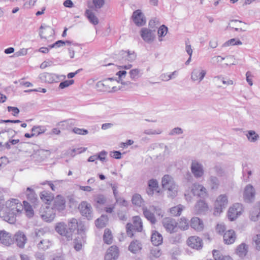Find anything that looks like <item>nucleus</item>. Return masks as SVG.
<instances>
[{
	"label": "nucleus",
	"mask_w": 260,
	"mask_h": 260,
	"mask_svg": "<svg viewBox=\"0 0 260 260\" xmlns=\"http://www.w3.org/2000/svg\"><path fill=\"white\" fill-rule=\"evenodd\" d=\"M255 197V190L254 187L249 184L245 186L243 192L244 201L247 203H251L254 202Z\"/></svg>",
	"instance_id": "nucleus-6"
},
{
	"label": "nucleus",
	"mask_w": 260,
	"mask_h": 260,
	"mask_svg": "<svg viewBox=\"0 0 260 260\" xmlns=\"http://www.w3.org/2000/svg\"><path fill=\"white\" fill-rule=\"evenodd\" d=\"M213 255L215 260H232L231 258L228 256H223L217 250L213 251Z\"/></svg>",
	"instance_id": "nucleus-48"
},
{
	"label": "nucleus",
	"mask_w": 260,
	"mask_h": 260,
	"mask_svg": "<svg viewBox=\"0 0 260 260\" xmlns=\"http://www.w3.org/2000/svg\"><path fill=\"white\" fill-rule=\"evenodd\" d=\"M126 234L132 237L134 232H141L143 230V223L141 217L136 216L133 217V223H128L126 226Z\"/></svg>",
	"instance_id": "nucleus-3"
},
{
	"label": "nucleus",
	"mask_w": 260,
	"mask_h": 260,
	"mask_svg": "<svg viewBox=\"0 0 260 260\" xmlns=\"http://www.w3.org/2000/svg\"><path fill=\"white\" fill-rule=\"evenodd\" d=\"M113 80L114 79L113 78L104 79L103 81L98 82L96 83V87L100 88V90L110 92L111 89L114 88V86H113Z\"/></svg>",
	"instance_id": "nucleus-13"
},
{
	"label": "nucleus",
	"mask_w": 260,
	"mask_h": 260,
	"mask_svg": "<svg viewBox=\"0 0 260 260\" xmlns=\"http://www.w3.org/2000/svg\"><path fill=\"white\" fill-rule=\"evenodd\" d=\"M207 181L212 189H216L219 186V181L218 178L215 176H210Z\"/></svg>",
	"instance_id": "nucleus-37"
},
{
	"label": "nucleus",
	"mask_w": 260,
	"mask_h": 260,
	"mask_svg": "<svg viewBox=\"0 0 260 260\" xmlns=\"http://www.w3.org/2000/svg\"><path fill=\"white\" fill-rule=\"evenodd\" d=\"M60 77L64 79L66 76L47 72L43 73L39 75V79L42 82L50 84L58 82L60 80Z\"/></svg>",
	"instance_id": "nucleus-5"
},
{
	"label": "nucleus",
	"mask_w": 260,
	"mask_h": 260,
	"mask_svg": "<svg viewBox=\"0 0 260 260\" xmlns=\"http://www.w3.org/2000/svg\"><path fill=\"white\" fill-rule=\"evenodd\" d=\"M242 211V205L239 203L235 204L229 209L228 217L230 220H234L241 214Z\"/></svg>",
	"instance_id": "nucleus-11"
},
{
	"label": "nucleus",
	"mask_w": 260,
	"mask_h": 260,
	"mask_svg": "<svg viewBox=\"0 0 260 260\" xmlns=\"http://www.w3.org/2000/svg\"><path fill=\"white\" fill-rule=\"evenodd\" d=\"M67 225L64 222H59L55 226L56 231L60 235L65 237L67 240L72 239L71 232L67 229Z\"/></svg>",
	"instance_id": "nucleus-14"
},
{
	"label": "nucleus",
	"mask_w": 260,
	"mask_h": 260,
	"mask_svg": "<svg viewBox=\"0 0 260 260\" xmlns=\"http://www.w3.org/2000/svg\"><path fill=\"white\" fill-rule=\"evenodd\" d=\"M40 29L39 35L42 39H47L54 34V29L49 26L41 25Z\"/></svg>",
	"instance_id": "nucleus-21"
},
{
	"label": "nucleus",
	"mask_w": 260,
	"mask_h": 260,
	"mask_svg": "<svg viewBox=\"0 0 260 260\" xmlns=\"http://www.w3.org/2000/svg\"><path fill=\"white\" fill-rule=\"evenodd\" d=\"M107 221V217L105 215H102L95 220V224L98 228L102 229L106 226Z\"/></svg>",
	"instance_id": "nucleus-43"
},
{
	"label": "nucleus",
	"mask_w": 260,
	"mask_h": 260,
	"mask_svg": "<svg viewBox=\"0 0 260 260\" xmlns=\"http://www.w3.org/2000/svg\"><path fill=\"white\" fill-rule=\"evenodd\" d=\"M151 239L152 244L155 246H157L162 243L161 235L156 231L152 233Z\"/></svg>",
	"instance_id": "nucleus-33"
},
{
	"label": "nucleus",
	"mask_w": 260,
	"mask_h": 260,
	"mask_svg": "<svg viewBox=\"0 0 260 260\" xmlns=\"http://www.w3.org/2000/svg\"><path fill=\"white\" fill-rule=\"evenodd\" d=\"M176 184L173 178L169 175H165L162 178L161 185L164 189H166L169 187Z\"/></svg>",
	"instance_id": "nucleus-29"
},
{
	"label": "nucleus",
	"mask_w": 260,
	"mask_h": 260,
	"mask_svg": "<svg viewBox=\"0 0 260 260\" xmlns=\"http://www.w3.org/2000/svg\"><path fill=\"white\" fill-rule=\"evenodd\" d=\"M26 194L27 199L32 202H34L36 200V194L34 191L30 187H27L26 189Z\"/></svg>",
	"instance_id": "nucleus-54"
},
{
	"label": "nucleus",
	"mask_w": 260,
	"mask_h": 260,
	"mask_svg": "<svg viewBox=\"0 0 260 260\" xmlns=\"http://www.w3.org/2000/svg\"><path fill=\"white\" fill-rule=\"evenodd\" d=\"M188 245L192 248L200 249L203 247V241L201 238L197 236L190 237L187 241Z\"/></svg>",
	"instance_id": "nucleus-18"
},
{
	"label": "nucleus",
	"mask_w": 260,
	"mask_h": 260,
	"mask_svg": "<svg viewBox=\"0 0 260 260\" xmlns=\"http://www.w3.org/2000/svg\"><path fill=\"white\" fill-rule=\"evenodd\" d=\"M132 67V65L128 64L125 66H119L117 67L119 71L116 73L117 76L115 78V80L118 83H121V86H116L115 85V91L117 90H123V86L127 85L129 83L128 82H125L123 81L124 79L125 78L126 75V71L125 70H129Z\"/></svg>",
	"instance_id": "nucleus-2"
},
{
	"label": "nucleus",
	"mask_w": 260,
	"mask_h": 260,
	"mask_svg": "<svg viewBox=\"0 0 260 260\" xmlns=\"http://www.w3.org/2000/svg\"><path fill=\"white\" fill-rule=\"evenodd\" d=\"M236 238V234L233 230L226 231L223 235V240L225 244H231L233 243Z\"/></svg>",
	"instance_id": "nucleus-26"
},
{
	"label": "nucleus",
	"mask_w": 260,
	"mask_h": 260,
	"mask_svg": "<svg viewBox=\"0 0 260 260\" xmlns=\"http://www.w3.org/2000/svg\"><path fill=\"white\" fill-rule=\"evenodd\" d=\"M132 203L138 207H143L144 201L142 199L141 196L138 193L134 194L132 198Z\"/></svg>",
	"instance_id": "nucleus-36"
},
{
	"label": "nucleus",
	"mask_w": 260,
	"mask_h": 260,
	"mask_svg": "<svg viewBox=\"0 0 260 260\" xmlns=\"http://www.w3.org/2000/svg\"><path fill=\"white\" fill-rule=\"evenodd\" d=\"M190 191L193 196L205 198L207 196V189L202 185L194 183L190 188Z\"/></svg>",
	"instance_id": "nucleus-12"
},
{
	"label": "nucleus",
	"mask_w": 260,
	"mask_h": 260,
	"mask_svg": "<svg viewBox=\"0 0 260 260\" xmlns=\"http://www.w3.org/2000/svg\"><path fill=\"white\" fill-rule=\"evenodd\" d=\"M140 73V70L137 69H133L130 71L129 75L130 77L132 79H135L139 77V74Z\"/></svg>",
	"instance_id": "nucleus-63"
},
{
	"label": "nucleus",
	"mask_w": 260,
	"mask_h": 260,
	"mask_svg": "<svg viewBox=\"0 0 260 260\" xmlns=\"http://www.w3.org/2000/svg\"><path fill=\"white\" fill-rule=\"evenodd\" d=\"M65 200L63 197L58 195L54 199L53 208L58 211H62L65 208Z\"/></svg>",
	"instance_id": "nucleus-24"
},
{
	"label": "nucleus",
	"mask_w": 260,
	"mask_h": 260,
	"mask_svg": "<svg viewBox=\"0 0 260 260\" xmlns=\"http://www.w3.org/2000/svg\"><path fill=\"white\" fill-rule=\"evenodd\" d=\"M121 206L122 209H126L127 206V202L123 198H116V202L115 203V206Z\"/></svg>",
	"instance_id": "nucleus-55"
},
{
	"label": "nucleus",
	"mask_w": 260,
	"mask_h": 260,
	"mask_svg": "<svg viewBox=\"0 0 260 260\" xmlns=\"http://www.w3.org/2000/svg\"><path fill=\"white\" fill-rule=\"evenodd\" d=\"M126 209H122L117 212V216L121 220H126Z\"/></svg>",
	"instance_id": "nucleus-60"
},
{
	"label": "nucleus",
	"mask_w": 260,
	"mask_h": 260,
	"mask_svg": "<svg viewBox=\"0 0 260 260\" xmlns=\"http://www.w3.org/2000/svg\"><path fill=\"white\" fill-rule=\"evenodd\" d=\"M51 244L48 239H42L37 243V246L40 249L45 250L49 248Z\"/></svg>",
	"instance_id": "nucleus-41"
},
{
	"label": "nucleus",
	"mask_w": 260,
	"mask_h": 260,
	"mask_svg": "<svg viewBox=\"0 0 260 260\" xmlns=\"http://www.w3.org/2000/svg\"><path fill=\"white\" fill-rule=\"evenodd\" d=\"M161 255V252L160 248L158 247L152 248L150 250L149 257L151 259L153 258H158Z\"/></svg>",
	"instance_id": "nucleus-50"
},
{
	"label": "nucleus",
	"mask_w": 260,
	"mask_h": 260,
	"mask_svg": "<svg viewBox=\"0 0 260 260\" xmlns=\"http://www.w3.org/2000/svg\"><path fill=\"white\" fill-rule=\"evenodd\" d=\"M45 234V232L43 229H36L35 231V235L34 237L35 242L37 243L42 239Z\"/></svg>",
	"instance_id": "nucleus-51"
},
{
	"label": "nucleus",
	"mask_w": 260,
	"mask_h": 260,
	"mask_svg": "<svg viewBox=\"0 0 260 260\" xmlns=\"http://www.w3.org/2000/svg\"><path fill=\"white\" fill-rule=\"evenodd\" d=\"M136 53L134 51L121 50L117 55V59L119 61H128L132 62L136 58Z\"/></svg>",
	"instance_id": "nucleus-9"
},
{
	"label": "nucleus",
	"mask_w": 260,
	"mask_h": 260,
	"mask_svg": "<svg viewBox=\"0 0 260 260\" xmlns=\"http://www.w3.org/2000/svg\"><path fill=\"white\" fill-rule=\"evenodd\" d=\"M128 250L133 253H137L142 249V244L138 240H134L131 242L128 246Z\"/></svg>",
	"instance_id": "nucleus-32"
},
{
	"label": "nucleus",
	"mask_w": 260,
	"mask_h": 260,
	"mask_svg": "<svg viewBox=\"0 0 260 260\" xmlns=\"http://www.w3.org/2000/svg\"><path fill=\"white\" fill-rule=\"evenodd\" d=\"M228 198L226 194H220L216 199L214 203V215L218 216L226 207Z\"/></svg>",
	"instance_id": "nucleus-4"
},
{
	"label": "nucleus",
	"mask_w": 260,
	"mask_h": 260,
	"mask_svg": "<svg viewBox=\"0 0 260 260\" xmlns=\"http://www.w3.org/2000/svg\"><path fill=\"white\" fill-rule=\"evenodd\" d=\"M15 240L17 245L20 248H23L27 241V238L24 234L22 232H18L15 235Z\"/></svg>",
	"instance_id": "nucleus-25"
},
{
	"label": "nucleus",
	"mask_w": 260,
	"mask_h": 260,
	"mask_svg": "<svg viewBox=\"0 0 260 260\" xmlns=\"http://www.w3.org/2000/svg\"><path fill=\"white\" fill-rule=\"evenodd\" d=\"M85 15L90 23L93 25H96L98 24V18L91 10H87L85 12Z\"/></svg>",
	"instance_id": "nucleus-40"
},
{
	"label": "nucleus",
	"mask_w": 260,
	"mask_h": 260,
	"mask_svg": "<svg viewBox=\"0 0 260 260\" xmlns=\"http://www.w3.org/2000/svg\"><path fill=\"white\" fill-rule=\"evenodd\" d=\"M79 209L83 216L88 219L92 218V208L90 204L86 202H82L79 206Z\"/></svg>",
	"instance_id": "nucleus-16"
},
{
	"label": "nucleus",
	"mask_w": 260,
	"mask_h": 260,
	"mask_svg": "<svg viewBox=\"0 0 260 260\" xmlns=\"http://www.w3.org/2000/svg\"><path fill=\"white\" fill-rule=\"evenodd\" d=\"M242 42L239 40H237L236 39H232L228 41H227L225 45L227 46L229 45H242Z\"/></svg>",
	"instance_id": "nucleus-59"
},
{
	"label": "nucleus",
	"mask_w": 260,
	"mask_h": 260,
	"mask_svg": "<svg viewBox=\"0 0 260 260\" xmlns=\"http://www.w3.org/2000/svg\"><path fill=\"white\" fill-rule=\"evenodd\" d=\"M23 206L26 215L29 217H32L34 215V210L29 204L26 201H23Z\"/></svg>",
	"instance_id": "nucleus-47"
},
{
	"label": "nucleus",
	"mask_w": 260,
	"mask_h": 260,
	"mask_svg": "<svg viewBox=\"0 0 260 260\" xmlns=\"http://www.w3.org/2000/svg\"><path fill=\"white\" fill-rule=\"evenodd\" d=\"M206 74V71L202 68L199 67L193 70L191 74V79L193 81L200 82L203 80Z\"/></svg>",
	"instance_id": "nucleus-15"
},
{
	"label": "nucleus",
	"mask_w": 260,
	"mask_h": 260,
	"mask_svg": "<svg viewBox=\"0 0 260 260\" xmlns=\"http://www.w3.org/2000/svg\"><path fill=\"white\" fill-rule=\"evenodd\" d=\"M190 226L192 228L198 231H201L204 229L203 221L197 217L191 218L190 220Z\"/></svg>",
	"instance_id": "nucleus-27"
},
{
	"label": "nucleus",
	"mask_w": 260,
	"mask_h": 260,
	"mask_svg": "<svg viewBox=\"0 0 260 260\" xmlns=\"http://www.w3.org/2000/svg\"><path fill=\"white\" fill-rule=\"evenodd\" d=\"M132 17L134 22L137 25L142 26L146 23L145 18L140 10L135 11L133 13Z\"/></svg>",
	"instance_id": "nucleus-19"
},
{
	"label": "nucleus",
	"mask_w": 260,
	"mask_h": 260,
	"mask_svg": "<svg viewBox=\"0 0 260 260\" xmlns=\"http://www.w3.org/2000/svg\"><path fill=\"white\" fill-rule=\"evenodd\" d=\"M74 82V81L73 80H66L63 82H61L59 85V87L60 89H63L64 88H66L70 85H72Z\"/></svg>",
	"instance_id": "nucleus-61"
},
{
	"label": "nucleus",
	"mask_w": 260,
	"mask_h": 260,
	"mask_svg": "<svg viewBox=\"0 0 260 260\" xmlns=\"http://www.w3.org/2000/svg\"><path fill=\"white\" fill-rule=\"evenodd\" d=\"M157 148L163 150L162 154L163 156H168L171 152L170 148L163 143L159 144L157 146Z\"/></svg>",
	"instance_id": "nucleus-52"
},
{
	"label": "nucleus",
	"mask_w": 260,
	"mask_h": 260,
	"mask_svg": "<svg viewBox=\"0 0 260 260\" xmlns=\"http://www.w3.org/2000/svg\"><path fill=\"white\" fill-rule=\"evenodd\" d=\"M190 170L193 176L197 179L202 178L204 175L203 165L197 160H193L190 166Z\"/></svg>",
	"instance_id": "nucleus-7"
},
{
	"label": "nucleus",
	"mask_w": 260,
	"mask_h": 260,
	"mask_svg": "<svg viewBox=\"0 0 260 260\" xmlns=\"http://www.w3.org/2000/svg\"><path fill=\"white\" fill-rule=\"evenodd\" d=\"M208 209V206L207 204L203 200L199 201L194 206V210L197 214L204 212L207 211Z\"/></svg>",
	"instance_id": "nucleus-31"
},
{
	"label": "nucleus",
	"mask_w": 260,
	"mask_h": 260,
	"mask_svg": "<svg viewBox=\"0 0 260 260\" xmlns=\"http://www.w3.org/2000/svg\"><path fill=\"white\" fill-rule=\"evenodd\" d=\"M257 250L260 251V234H257L253 238Z\"/></svg>",
	"instance_id": "nucleus-64"
},
{
	"label": "nucleus",
	"mask_w": 260,
	"mask_h": 260,
	"mask_svg": "<svg viewBox=\"0 0 260 260\" xmlns=\"http://www.w3.org/2000/svg\"><path fill=\"white\" fill-rule=\"evenodd\" d=\"M148 187L150 188H153L156 190L158 188V184L156 180L152 179L149 180L148 182Z\"/></svg>",
	"instance_id": "nucleus-58"
},
{
	"label": "nucleus",
	"mask_w": 260,
	"mask_h": 260,
	"mask_svg": "<svg viewBox=\"0 0 260 260\" xmlns=\"http://www.w3.org/2000/svg\"><path fill=\"white\" fill-rule=\"evenodd\" d=\"M40 198L46 204H49L53 199V196L46 191H43L40 193Z\"/></svg>",
	"instance_id": "nucleus-39"
},
{
	"label": "nucleus",
	"mask_w": 260,
	"mask_h": 260,
	"mask_svg": "<svg viewBox=\"0 0 260 260\" xmlns=\"http://www.w3.org/2000/svg\"><path fill=\"white\" fill-rule=\"evenodd\" d=\"M69 231L71 232L73 235V232L79 227L78 221L75 218H72L68 222Z\"/></svg>",
	"instance_id": "nucleus-46"
},
{
	"label": "nucleus",
	"mask_w": 260,
	"mask_h": 260,
	"mask_svg": "<svg viewBox=\"0 0 260 260\" xmlns=\"http://www.w3.org/2000/svg\"><path fill=\"white\" fill-rule=\"evenodd\" d=\"M166 190H167V196L168 197L173 199L176 197L178 193V187L176 184H175L170 187L168 188Z\"/></svg>",
	"instance_id": "nucleus-42"
},
{
	"label": "nucleus",
	"mask_w": 260,
	"mask_h": 260,
	"mask_svg": "<svg viewBox=\"0 0 260 260\" xmlns=\"http://www.w3.org/2000/svg\"><path fill=\"white\" fill-rule=\"evenodd\" d=\"M248 246L245 243L239 245L236 249V253L240 257L245 256L248 252Z\"/></svg>",
	"instance_id": "nucleus-30"
},
{
	"label": "nucleus",
	"mask_w": 260,
	"mask_h": 260,
	"mask_svg": "<svg viewBox=\"0 0 260 260\" xmlns=\"http://www.w3.org/2000/svg\"><path fill=\"white\" fill-rule=\"evenodd\" d=\"M213 170L217 176L219 177L226 176L227 173L222 164L219 163L216 164L213 167Z\"/></svg>",
	"instance_id": "nucleus-34"
},
{
	"label": "nucleus",
	"mask_w": 260,
	"mask_h": 260,
	"mask_svg": "<svg viewBox=\"0 0 260 260\" xmlns=\"http://www.w3.org/2000/svg\"><path fill=\"white\" fill-rule=\"evenodd\" d=\"M66 44H70L71 43H70V42L68 41H63L62 40H59V41L56 42L53 44L49 45L48 47L50 48H52L54 47H59L61 46H63V45H65Z\"/></svg>",
	"instance_id": "nucleus-56"
},
{
	"label": "nucleus",
	"mask_w": 260,
	"mask_h": 260,
	"mask_svg": "<svg viewBox=\"0 0 260 260\" xmlns=\"http://www.w3.org/2000/svg\"><path fill=\"white\" fill-rule=\"evenodd\" d=\"M168 31V28L164 25H161L157 31L158 35L159 37H164L166 36Z\"/></svg>",
	"instance_id": "nucleus-57"
},
{
	"label": "nucleus",
	"mask_w": 260,
	"mask_h": 260,
	"mask_svg": "<svg viewBox=\"0 0 260 260\" xmlns=\"http://www.w3.org/2000/svg\"><path fill=\"white\" fill-rule=\"evenodd\" d=\"M224 59V57H222L220 56H215L211 59L210 62L213 64H216L220 62H221Z\"/></svg>",
	"instance_id": "nucleus-62"
},
{
	"label": "nucleus",
	"mask_w": 260,
	"mask_h": 260,
	"mask_svg": "<svg viewBox=\"0 0 260 260\" xmlns=\"http://www.w3.org/2000/svg\"><path fill=\"white\" fill-rule=\"evenodd\" d=\"M95 201L100 205H107L109 203V201L102 194L98 195L95 199Z\"/></svg>",
	"instance_id": "nucleus-49"
},
{
	"label": "nucleus",
	"mask_w": 260,
	"mask_h": 260,
	"mask_svg": "<svg viewBox=\"0 0 260 260\" xmlns=\"http://www.w3.org/2000/svg\"><path fill=\"white\" fill-rule=\"evenodd\" d=\"M23 210V206L17 199H12L6 202V208L0 210V216L4 220L10 223L15 221V216L20 214Z\"/></svg>",
	"instance_id": "nucleus-1"
},
{
	"label": "nucleus",
	"mask_w": 260,
	"mask_h": 260,
	"mask_svg": "<svg viewBox=\"0 0 260 260\" xmlns=\"http://www.w3.org/2000/svg\"><path fill=\"white\" fill-rule=\"evenodd\" d=\"M114 259V246H110L106 251L105 255V260Z\"/></svg>",
	"instance_id": "nucleus-53"
},
{
	"label": "nucleus",
	"mask_w": 260,
	"mask_h": 260,
	"mask_svg": "<svg viewBox=\"0 0 260 260\" xmlns=\"http://www.w3.org/2000/svg\"><path fill=\"white\" fill-rule=\"evenodd\" d=\"M244 134L247 140L250 143H255L259 139V135L253 130L245 131Z\"/></svg>",
	"instance_id": "nucleus-28"
},
{
	"label": "nucleus",
	"mask_w": 260,
	"mask_h": 260,
	"mask_svg": "<svg viewBox=\"0 0 260 260\" xmlns=\"http://www.w3.org/2000/svg\"><path fill=\"white\" fill-rule=\"evenodd\" d=\"M162 224L166 230L170 233L177 232V222L173 218L170 217L165 218L162 220Z\"/></svg>",
	"instance_id": "nucleus-10"
},
{
	"label": "nucleus",
	"mask_w": 260,
	"mask_h": 260,
	"mask_svg": "<svg viewBox=\"0 0 260 260\" xmlns=\"http://www.w3.org/2000/svg\"><path fill=\"white\" fill-rule=\"evenodd\" d=\"M103 240L105 243L110 245L113 242V234L112 231L106 229L103 235Z\"/></svg>",
	"instance_id": "nucleus-35"
},
{
	"label": "nucleus",
	"mask_w": 260,
	"mask_h": 260,
	"mask_svg": "<svg viewBox=\"0 0 260 260\" xmlns=\"http://www.w3.org/2000/svg\"><path fill=\"white\" fill-rule=\"evenodd\" d=\"M45 126L42 125H35L31 128V132L34 136H38L44 133L46 131Z\"/></svg>",
	"instance_id": "nucleus-44"
},
{
	"label": "nucleus",
	"mask_w": 260,
	"mask_h": 260,
	"mask_svg": "<svg viewBox=\"0 0 260 260\" xmlns=\"http://www.w3.org/2000/svg\"><path fill=\"white\" fill-rule=\"evenodd\" d=\"M154 31L155 30L152 31L146 28H143L141 30V36L145 42L148 43H151L155 38Z\"/></svg>",
	"instance_id": "nucleus-20"
},
{
	"label": "nucleus",
	"mask_w": 260,
	"mask_h": 260,
	"mask_svg": "<svg viewBox=\"0 0 260 260\" xmlns=\"http://www.w3.org/2000/svg\"><path fill=\"white\" fill-rule=\"evenodd\" d=\"M40 213L42 218L47 222L52 221L55 215L54 209L48 206L41 208Z\"/></svg>",
	"instance_id": "nucleus-8"
},
{
	"label": "nucleus",
	"mask_w": 260,
	"mask_h": 260,
	"mask_svg": "<svg viewBox=\"0 0 260 260\" xmlns=\"http://www.w3.org/2000/svg\"><path fill=\"white\" fill-rule=\"evenodd\" d=\"M142 210L144 216L148 221L152 224H155L157 220L152 212L153 211L151 209V206H150L149 208L146 206H143Z\"/></svg>",
	"instance_id": "nucleus-22"
},
{
	"label": "nucleus",
	"mask_w": 260,
	"mask_h": 260,
	"mask_svg": "<svg viewBox=\"0 0 260 260\" xmlns=\"http://www.w3.org/2000/svg\"><path fill=\"white\" fill-rule=\"evenodd\" d=\"M185 207L181 204L174 206L170 209V212L171 215L174 216H179L181 215Z\"/></svg>",
	"instance_id": "nucleus-38"
},
{
	"label": "nucleus",
	"mask_w": 260,
	"mask_h": 260,
	"mask_svg": "<svg viewBox=\"0 0 260 260\" xmlns=\"http://www.w3.org/2000/svg\"><path fill=\"white\" fill-rule=\"evenodd\" d=\"M214 82L218 88H225L226 86L234 84L232 80L221 76H216L214 78Z\"/></svg>",
	"instance_id": "nucleus-17"
},
{
	"label": "nucleus",
	"mask_w": 260,
	"mask_h": 260,
	"mask_svg": "<svg viewBox=\"0 0 260 260\" xmlns=\"http://www.w3.org/2000/svg\"><path fill=\"white\" fill-rule=\"evenodd\" d=\"M177 227L183 231L187 230L189 228L188 220L184 217L181 218L177 222Z\"/></svg>",
	"instance_id": "nucleus-45"
},
{
	"label": "nucleus",
	"mask_w": 260,
	"mask_h": 260,
	"mask_svg": "<svg viewBox=\"0 0 260 260\" xmlns=\"http://www.w3.org/2000/svg\"><path fill=\"white\" fill-rule=\"evenodd\" d=\"M0 241L6 246H9L13 243V240L10 233L5 231H0Z\"/></svg>",
	"instance_id": "nucleus-23"
}]
</instances>
